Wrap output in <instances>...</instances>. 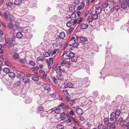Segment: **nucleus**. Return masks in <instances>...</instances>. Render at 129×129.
<instances>
[{
	"mask_svg": "<svg viewBox=\"0 0 129 129\" xmlns=\"http://www.w3.org/2000/svg\"><path fill=\"white\" fill-rule=\"evenodd\" d=\"M78 39V37H76V38L74 37H72L69 41V45L74 47H77L79 44L80 42L79 41Z\"/></svg>",
	"mask_w": 129,
	"mask_h": 129,
	"instance_id": "1",
	"label": "nucleus"
},
{
	"mask_svg": "<svg viewBox=\"0 0 129 129\" xmlns=\"http://www.w3.org/2000/svg\"><path fill=\"white\" fill-rule=\"evenodd\" d=\"M64 53V57H66V58L70 59H71L72 61L73 62H75L77 61L78 58L77 56H75V54L74 53L72 52H70L68 54V53H66V54L65 53Z\"/></svg>",
	"mask_w": 129,
	"mask_h": 129,
	"instance_id": "2",
	"label": "nucleus"
},
{
	"mask_svg": "<svg viewBox=\"0 0 129 129\" xmlns=\"http://www.w3.org/2000/svg\"><path fill=\"white\" fill-rule=\"evenodd\" d=\"M64 53H63L61 56V59H62L63 61L61 62L60 64L66 67L67 66H69L71 64V62L70 59L66 58V57H64Z\"/></svg>",
	"mask_w": 129,
	"mask_h": 129,
	"instance_id": "3",
	"label": "nucleus"
},
{
	"mask_svg": "<svg viewBox=\"0 0 129 129\" xmlns=\"http://www.w3.org/2000/svg\"><path fill=\"white\" fill-rule=\"evenodd\" d=\"M116 114L115 113L113 112L112 113L110 116V117L109 118V122L110 123H112L113 121H114L116 122Z\"/></svg>",
	"mask_w": 129,
	"mask_h": 129,
	"instance_id": "4",
	"label": "nucleus"
},
{
	"mask_svg": "<svg viewBox=\"0 0 129 129\" xmlns=\"http://www.w3.org/2000/svg\"><path fill=\"white\" fill-rule=\"evenodd\" d=\"M10 12L7 11L4 12L2 14V17L5 19L7 18L10 15Z\"/></svg>",
	"mask_w": 129,
	"mask_h": 129,
	"instance_id": "5",
	"label": "nucleus"
},
{
	"mask_svg": "<svg viewBox=\"0 0 129 129\" xmlns=\"http://www.w3.org/2000/svg\"><path fill=\"white\" fill-rule=\"evenodd\" d=\"M64 87L65 88H72L74 87V86L72 83L68 82L64 86Z\"/></svg>",
	"mask_w": 129,
	"mask_h": 129,
	"instance_id": "6",
	"label": "nucleus"
},
{
	"mask_svg": "<svg viewBox=\"0 0 129 129\" xmlns=\"http://www.w3.org/2000/svg\"><path fill=\"white\" fill-rule=\"evenodd\" d=\"M24 76V74L23 73L18 72L17 73L16 77L20 79L23 78Z\"/></svg>",
	"mask_w": 129,
	"mask_h": 129,
	"instance_id": "7",
	"label": "nucleus"
},
{
	"mask_svg": "<svg viewBox=\"0 0 129 129\" xmlns=\"http://www.w3.org/2000/svg\"><path fill=\"white\" fill-rule=\"evenodd\" d=\"M57 77L58 79L62 80L63 79L64 76L60 72H58L57 73Z\"/></svg>",
	"mask_w": 129,
	"mask_h": 129,
	"instance_id": "8",
	"label": "nucleus"
},
{
	"mask_svg": "<svg viewBox=\"0 0 129 129\" xmlns=\"http://www.w3.org/2000/svg\"><path fill=\"white\" fill-rule=\"evenodd\" d=\"M95 8V13L98 14H100L102 11V9L100 7H96Z\"/></svg>",
	"mask_w": 129,
	"mask_h": 129,
	"instance_id": "9",
	"label": "nucleus"
},
{
	"mask_svg": "<svg viewBox=\"0 0 129 129\" xmlns=\"http://www.w3.org/2000/svg\"><path fill=\"white\" fill-rule=\"evenodd\" d=\"M43 87L45 90H48L50 89V85L48 84H44L42 85Z\"/></svg>",
	"mask_w": 129,
	"mask_h": 129,
	"instance_id": "10",
	"label": "nucleus"
},
{
	"mask_svg": "<svg viewBox=\"0 0 129 129\" xmlns=\"http://www.w3.org/2000/svg\"><path fill=\"white\" fill-rule=\"evenodd\" d=\"M77 113L80 115H82L83 113V111L80 108H78L76 110Z\"/></svg>",
	"mask_w": 129,
	"mask_h": 129,
	"instance_id": "11",
	"label": "nucleus"
},
{
	"mask_svg": "<svg viewBox=\"0 0 129 129\" xmlns=\"http://www.w3.org/2000/svg\"><path fill=\"white\" fill-rule=\"evenodd\" d=\"M85 5V3L84 2H82L81 4L78 7L77 10V11H78L80 10L81 9H82L84 7Z\"/></svg>",
	"mask_w": 129,
	"mask_h": 129,
	"instance_id": "12",
	"label": "nucleus"
},
{
	"mask_svg": "<svg viewBox=\"0 0 129 129\" xmlns=\"http://www.w3.org/2000/svg\"><path fill=\"white\" fill-rule=\"evenodd\" d=\"M88 27V25L86 23H83L81 24V29H85Z\"/></svg>",
	"mask_w": 129,
	"mask_h": 129,
	"instance_id": "13",
	"label": "nucleus"
},
{
	"mask_svg": "<svg viewBox=\"0 0 129 129\" xmlns=\"http://www.w3.org/2000/svg\"><path fill=\"white\" fill-rule=\"evenodd\" d=\"M5 40L6 43L8 44L7 46H8L9 47H11L12 45V42H11V41H10V40H9V39H6Z\"/></svg>",
	"mask_w": 129,
	"mask_h": 129,
	"instance_id": "14",
	"label": "nucleus"
},
{
	"mask_svg": "<svg viewBox=\"0 0 129 129\" xmlns=\"http://www.w3.org/2000/svg\"><path fill=\"white\" fill-rule=\"evenodd\" d=\"M13 5V3L7 1L6 2V6L7 7L11 8Z\"/></svg>",
	"mask_w": 129,
	"mask_h": 129,
	"instance_id": "15",
	"label": "nucleus"
},
{
	"mask_svg": "<svg viewBox=\"0 0 129 129\" xmlns=\"http://www.w3.org/2000/svg\"><path fill=\"white\" fill-rule=\"evenodd\" d=\"M22 0H15L14 4L16 5H19L21 3Z\"/></svg>",
	"mask_w": 129,
	"mask_h": 129,
	"instance_id": "16",
	"label": "nucleus"
},
{
	"mask_svg": "<svg viewBox=\"0 0 129 129\" xmlns=\"http://www.w3.org/2000/svg\"><path fill=\"white\" fill-rule=\"evenodd\" d=\"M109 4V3L108 2L107 3V2L103 3L101 6L102 8H106L108 7Z\"/></svg>",
	"mask_w": 129,
	"mask_h": 129,
	"instance_id": "17",
	"label": "nucleus"
},
{
	"mask_svg": "<svg viewBox=\"0 0 129 129\" xmlns=\"http://www.w3.org/2000/svg\"><path fill=\"white\" fill-rule=\"evenodd\" d=\"M16 36L17 38L20 39L23 37V35L21 32H19L17 34Z\"/></svg>",
	"mask_w": 129,
	"mask_h": 129,
	"instance_id": "18",
	"label": "nucleus"
},
{
	"mask_svg": "<svg viewBox=\"0 0 129 129\" xmlns=\"http://www.w3.org/2000/svg\"><path fill=\"white\" fill-rule=\"evenodd\" d=\"M67 26L69 27H70L73 25V21H68L66 24Z\"/></svg>",
	"mask_w": 129,
	"mask_h": 129,
	"instance_id": "19",
	"label": "nucleus"
},
{
	"mask_svg": "<svg viewBox=\"0 0 129 129\" xmlns=\"http://www.w3.org/2000/svg\"><path fill=\"white\" fill-rule=\"evenodd\" d=\"M8 75L11 78H13L15 76V73L12 72H10L9 73Z\"/></svg>",
	"mask_w": 129,
	"mask_h": 129,
	"instance_id": "20",
	"label": "nucleus"
},
{
	"mask_svg": "<svg viewBox=\"0 0 129 129\" xmlns=\"http://www.w3.org/2000/svg\"><path fill=\"white\" fill-rule=\"evenodd\" d=\"M69 10L70 12H73L75 10V6L73 5H72L70 7Z\"/></svg>",
	"mask_w": 129,
	"mask_h": 129,
	"instance_id": "21",
	"label": "nucleus"
},
{
	"mask_svg": "<svg viewBox=\"0 0 129 129\" xmlns=\"http://www.w3.org/2000/svg\"><path fill=\"white\" fill-rule=\"evenodd\" d=\"M13 57L15 59L19 58H20L19 54L16 53H14Z\"/></svg>",
	"mask_w": 129,
	"mask_h": 129,
	"instance_id": "22",
	"label": "nucleus"
},
{
	"mask_svg": "<svg viewBox=\"0 0 129 129\" xmlns=\"http://www.w3.org/2000/svg\"><path fill=\"white\" fill-rule=\"evenodd\" d=\"M48 113H47V112L44 111L42 112L41 114V117H46L48 115Z\"/></svg>",
	"mask_w": 129,
	"mask_h": 129,
	"instance_id": "23",
	"label": "nucleus"
},
{
	"mask_svg": "<svg viewBox=\"0 0 129 129\" xmlns=\"http://www.w3.org/2000/svg\"><path fill=\"white\" fill-rule=\"evenodd\" d=\"M127 5L126 2L123 3H121V7L122 9H125L127 8Z\"/></svg>",
	"mask_w": 129,
	"mask_h": 129,
	"instance_id": "24",
	"label": "nucleus"
},
{
	"mask_svg": "<svg viewBox=\"0 0 129 129\" xmlns=\"http://www.w3.org/2000/svg\"><path fill=\"white\" fill-rule=\"evenodd\" d=\"M76 14L74 13L73 12L70 16V17L72 20H74L75 18H76Z\"/></svg>",
	"mask_w": 129,
	"mask_h": 129,
	"instance_id": "25",
	"label": "nucleus"
},
{
	"mask_svg": "<svg viewBox=\"0 0 129 129\" xmlns=\"http://www.w3.org/2000/svg\"><path fill=\"white\" fill-rule=\"evenodd\" d=\"M61 111V109L60 108H56L54 110V112L55 113L57 114H59L60 113Z\"/></svg>",
	"mask_w": 129,
	"mask_h": 129,
	"instance_id": "26",
	"label": "nucleus"
},
{
	"mask_svg": "<svg viewBox=\"0 0 129 129\" xmlns=\"http://www.w3.org/2000/svg\"><path fill=\"white\" fill-rule=\"evenodd\" d=\"M59 36L61 39H63L65 36V34L64 32H62L60 33Z\"/></svg>",
	"mask_w": 129,
	"mask_h": 129,
	"instance_id": "27",
	"label": "nucleus"
},
{
	"mask_svg": "<svg viewBox=\"0 0 129 129\" xmlns=\"http://www.w3.org/2000/svg\"><path fill=\"white\" fill-rule=\"evenodd\" d=\"M115 121H114L112 123H110L111 125H110V126H109V127L110 128V129L111 128H115Z\"/></svg>",
	"mask_w": 129,
	"mask_h": 129,
	"instance_id": "28",
	"label": "nucleus"
},
{
	"mask_svg": "<svg viewBox=\"0 0 129 129\" xmlns=\"http://www.w3.org/2000/svg\"><path fill=\"white\" fill-rule=\"evenodd\" d=\"M63 92L64 93V95L65 96V97L69 96V94L66 90H63Z\"/></svg>",
	"mask_w": 129,
	"mask_h": 129,
	"instance_id": "29",
	"label": "nucleus"
},
{
	"mask_svg": "<svg viewBox=\"0 0 129 129\" xmlns=\"http://www.w3.org/2000/svg\"><path fill=\"white\" fill-rule=\"evenodd\" d=\"M44 60V58L42 56H39L38 57L37 59V60L38 61H43Z\"/></svg>",
	"mask_w": 129,
	"mask_h": 129,
	"instance_id": "30",
	"label": "nucleus"
},
{
	"mask_svg": "<svg viewBox=\"0 0 129 129\" xmlns=\"http://www.w3.org/2000/svg\"><path fill=\"white\" fill-rule=\"evenodd\" d=\"M113 7L115 10L117 11L119 10L120 8V6L119 5H115Z\"/></svg>",
	"mask_w": 129,
	"mask_h": 129,
	"instance_id": "31",
	"label": "nucleus"
},
{
	"mask_svg": "<svg viewBox=\"0 0 129 129\" xmlns=\"http://www.w3.org/2000/svg\"><path fill=\"white\" fill-rule=\"evenodd\" d=\"M121 113V112L120 110L119 109H117L115 111V113L116 115L117 116H119L120 113Z\"/></svg>",
	"mask_w": 129,
	"mask_h": 129,
	"instance_id": "32",
	"label": "nucleus"
},
{
	"mask_svg": "<svg viewBox=\"0 0 129 129\" xmlns=\"http://www.w3.org/2000/svg\"><path fill=\"white\" fill-rule=\"evenodd\" d=\"M3 70L4 72H5L6 73H9L10 72L9 69L8 68H4L3 69Z\"/></svg>",
	"mask_w": 129,
	"mask_h": 129,
	"instance_id": "33",
	"label": "nucleus"
},
{
	"mask_svg": "<svg viewBox=\"0 0 129 129\" xmlns=\"http://www.w3.org/2000/svg\"><path fill=\"white\" fill-rule=\"evenodd\" d=\"M57 127L58 129H63L64 127L62 124H58L57 125Z\"/></svg>",
	"mask_w": 129,
	"mask_h": 129,
	"instance_id": "34",
	"label": "nucleus"
},
{
	"mask_svg": "<svg viewBox=\"0 0 129 129\" xmlns=\"http://www.w3.org/2000/svg\"><path fill=\"white\" fill-rule=\"evenodd\" d=\"M80 40L81 41L84 42L86 41H87V38L84 37H81L80 38Z\"/></svg>",
	"mask_w": 129,
	"mask_h": 129,
	"instance_id": "35",
	"label": "nucleus"
},
{
	"mask_svg": "<svg viewBox=\"0 0 129 129\" xmlns=\"http://www.w3.org/2000/svg\"><path fill=\"white\" fill-rule=\"evenodd\" d=\"M43 54L45 57H47L50 56V54L49 53L46 52L44 53Z\"/></svg>",
	"mask_w": 129,
	"mask_h": 129,
	"instance_id": "36",
	"label": "nucleus"
},
{
	"mask_svg": "<svg viewBox=\"0 0 129 129\" xmlns=\"http://www.w3.org/2000/svg\"><path fill=\"white\" fill-rule=\"evenodd\" d=\"M99 129H104V126L102 124H99L98 126Z\"/></svg>",
	"mask_w": 129,
	"mask_h": 129,
	"instance_id": "37",
	"label": "nucleus"
},
{
	"mask_svg": "<svg viewBox=\"0 0 129 129\" xmlns=\"http://www.w3.org/2000/svg\"><path fill=\"white\" fill-rule=\"evenodd\" d=\"M8 27L9 29H10L13 27V25L11 22H10L8 25Z\"/></svg>",
	"mask_w": 129,
	"mask_h": 129,
	"instance_id": "38",
	"label": "nucleus"
},
{
	"mask_svg": "<svg viewBox=\"0 0 129 129\" xmlns=\"http://www.w3.org/2000/svg\"><path fill=\"white\" fill-rule=\"evenodd\" d=\"M32 79L35 81H37L39 80V78L37 77H31Z\"/></svg>",
	"mask_w": 129,
	"mask_h": 129,
	"instance_id": "39",
	"label": "nucleus"
},
{
	"mask_svg": "<svg viewBox=\"0 0 129 129\" xmlns=\"http://www.w3.org/2000/svg\"><path fill=\"white\" fill-rule=\"evenodd\" d=\"M19 61L22 63H26L27 62L26 60L25 59H20L19 60Z\"/></svg>",
	"mask_w": 129,
	"mask_h": 129,
	"instance_id": "40",
	"label": "nucleus"
},
{
	"mask_svg": "<svg viewBox=\"0 0 129 129\" xmlns=\"http://www.w3.org/2000/svg\"><path fill=\"white\" fill-rule=\"evenodd\" d=\"M63 66H62H62H60V73L61 72H65L66 71V70H65L64 68H63Z\"/></svg>",
	"mask_w": 129,
	"mask_h": 129,
	"instance_id": "41",
	"label": "nucleus"
},
{
	"mask_svg": "<svg viewBox=\"0 0 129 129\" xmlns=\"http://www.w3.org/2000/svg\"><path fill=\"white\" fill-rule=\"evenodd\" d=\"M29 63L31 65L33 66H35L36 64L35 62L32 60H30Z\"/></svg>",
	"mask_w": 129,
	"mask_h": 129,
	"instance_id": "42",
	"label": "nucleus"
},
{
	"mask_svg": "<svg viewBox=\"0 0 129 129\" xmlns=\"http://www.w3.org/2000/svg\"><path fill=\"white\" fill-rule=\"evenodd\" d=\"M98 14H94L92 15V17L94 19L96 20L97 19H98Z\"/></svg>",
	"mask_w": 129,
	"mask_h": 129,
	"instance_id": "43",
	"label": "nucleus"
},
{
	"mask_svg": "<svg viewBox=\"0 0 129 129\" xmlns=\"http://www.w3.org/2000/svg\"><path fill=\"white\" fill-rule=\"evenodd\" d=\"M74 29V28L71 27L67 30V33L68 34H70L71 31Z\"/></svg>",
	"mask_w": 129,
	"mask_h": 129,
	"instance_id": "44",
	"label": "nucleus"
},
{
	"mask_svg": "<svg viewBox=\"0 0 129 129\" xmlns=\"http://www.w3.org/2000/svg\"><path fill=\"white\" fill-rule=\"evenodd\" d=\"M17 37L15 36H13L11 39V42L14 41L15 42L16 41V40L17 39Z\"/></svg>",
	"mask_w": 129,
	"mask_h": 129,
	"instance_id": "45",
	"label": "nucleus"
},
{
	"mask_svg": "<svg viewBox=\"0 0 129 129\" xmlns=\"http://www.w3.org/2000/svg\"><path fill=\"white\" fill-rule=\"evenodd\" d=\"M68 105L65 104L63 106L61 107V108L63 110H65L66 109H68Z\"/></svg>",
	"mask_w": 129,
	"mask_h": 129,
	"instance_id": "46",
	"label": "nucleus"
},
{
	"mask_svg": "<svg viewBox=\"0 0 129 129\" xmlns=\"http://www.w3.org/2000/svg\"><path fill=\"white\" fill-rule=\"evenodd\" d=\"M60 66H59L58 67H57L55 69V70L56 73H58V72H60Z\"/></svg>",
	"mask_w": 129,
	"mask_h": 129,
	"instance_id": "47",
	"label": "nucleus"
},
{
	"mask_svg": "<svg viewBox=\"0 0 129 129\" xmlns=\"http://www.w3.org/2000/svg\"><path fill=\"white\" fill-rule=\"evenodd\" d=\"M25 101L27 103H29L31 102V99L29 97H28L26 98Z\"/></svg>",
	"mask_w": 129,
	"mask_h": 129,
	"instance_id": "48",
	"label": "nucleus"
},
{
	"mask_svg": "<svg viewBox=\"0 0 129 129\" xmlns=\"http://www.w3.org/2000/svg\"><path fill=\"white\" fill-rule=\"evenodd\" d=\"M53 80L55 84H57V83L58 81L55 78V77H52Z\"/></svg>",
	"mask_w": 129,
	"mask_h": 129,
	"instance_id": "49",
	"label": "nucleus"
},
{
	"mask_svg": "<svg viewBox=\"0 0 129 129\" xmlns=\"http://www.w3.org/2000/svg\"><path fill=\"white\" fill-rule=\"evenodd\" d=\"M75 101L74 100L71 101L69 102V104L71 106H73L75 103Z\"/></svg>",
	"mask_w": 129,
	"mask_h": 129,
	"instance_id": "50",
	"label": "nucleus"
},
{
	"mask_svg": "<svg viewBox=\"0 0 129 129\" xmlns=\"http://www.w3.org/2000/svg\"><path fill=\"white\" fill-rule=\"evenodd\" d=\"M109 121V120L108 118H105L104 119V122L106 124L108 123Z\"/></svg>",
	"mask_w": 129,
	"mask_h": 129,
	"instance_id": "51",
	"label": "nucleus"
},
{
	"mask_svg": "<svg viewBox=\"0 0 129 129\" xmlns=\"http://www.w3.org/2000/svg\"><path fill=\"white\" fill-rule=\"evenodd\" d=\"M10 20L11 21H14L15 20L13 15H10Z\"/></svg>",
	"mask_w": 129,
	"mask_h": 129,
	"instance_id": "52",
	"label": "nucleus"
},
{
	"mask_svg": "<svg viewBox=\"0 0 129 129\" xmlns=\"http://www.w3.org/2000/svg\"><path fill=\"white\" fill-rule=\"evenodd\" d=\"M108 3L109 4L111 3L114 5H115L116 4V2L114 1L113 0H109V1L108 2Z\"/></svg>",
	"mask_w": 129,
	"mask_h": 129,
	"instance_id": "53",
	"label": "nucleus"
},
{
	"mask_svg": "<svg viewBox=\"0 0 129 129\" xmlns=\"http://www.w3.org/2000/svg\"><path fill=\"white\" fill-rule=\"evenodd\" d=\"M87 21L89 22V23L92 22V20H91L90 17L89 16L88 17Z\"/></svg>",
	"mask_w": 129,
	"mask_h": 129,
	"instance_id": "54",
	"label": "nucleus"
},
{
	"mask_svg": "<svg viewBox=\"0 0 129 129\" xmlns=\"http://www.w3.org/2000/svg\"><path fill=\"white\" fill-rule=\"evenodd\" d=\"M5 64L9 66H11V64L10 63L9 61H5Z\"/></svg>",
	"mask_w": 129,
	"mask_h": 129,
	"instance_id": "55",
	"label": "nucleus"
},
{
	"mask_svg": "<svg viewBox=\"0 0 129 129\" xmlns=\"http://www.w3.org/2000/svg\"><path fill=\"white\" fill-rule=\"evenodd\" d=\"M32 69L34 71H38L39 70V67H33L32 68Z\"/></svg>",
	"mask_w": 129,
	"mask_h": 129,
	"instance_id": "56",
	"label": "nucleus"
},
{
	"mask_svg": "<svg viewBox=\"0 0 129 129\" xmlns=\"http://www.w3.org/2000/svg\"><path fill=\"white\" fill-rule=\"evenodd\" d=\"M2 48V46L1 44H0V53H3V51Z\"/></svg>",
	"mask_w": 129,
	"mask_h": 129,
	"instance_id": "57",
	"label": "nucleus"
},
{
	"mask_svg": "<svg viewBox=\"0 0 129 129\" xmlns=\"http://www.w3.org/2000/svg\"><path fill=\"white\" fill-rule=\"evenodd\" d=\"M3 60V58L2 56H0V65H2L3 64V63L2 61Z\"/></svg>",
	"mask_w": 129,
	"mask_h": 129,
	"instance_id": "58",
	"label": "nucleus"
},
{
	"mask_svg": "<svg viewBox=\"0 0 129 129\" xmlns=\"http://www.w3.org/2000/svg\"><path fill=\"white\" fill-rule=\"evenodd\" d=\"M98 92L96 91H94L93 93V95L95 97L97 96H98Z\"/></svg>",
	"mask_w": 129,
	"mask_h": 129,
	"instance_id": "59",
	"label": "nucleus"
},
{
	"mask_svg": "<svg viewBox=\"0 0 129 129\" xmlns=\"http://www.w3.org/2000/svg\"><path fill=\"white\" fill-rule=\"evenodd\" d=\"M49 63L51 64H52L53 63V58H51L49 59Z\"/></svg>",
	"mask_w": 129,
	"mask_h": 129,
	"instance_id": "60",
	"label": "nucleus"
},
{
	"mask_svg": "<svg viewBox=\"0 0 129 129\" xmlns=\"http://www.w3.org/2000/svg\"><path fill=\"white\" fill-rule=\"evenodd\" d=\"M115 10L114 8V7L111 8L110 10L109 11L110 13H113L115 11Z\"/></svg>",
	"mask_w": 129,
	"mask_h": 129,
	"instance_id": "61",
	"label": "nucleus"
},
{
	"mask_svg": "<svg viewBox=\"0 0 129 129\" xmlns=\"http://www.w3.org/2000/svg\"><path fill=\"white\" fill-rule=\"evenodd\" d=\"M69 96H66L65 98L66 100V102L67 103H69L70 101V99L69 97Z\"/></svg>",
	"mask_w": 129,
	"mask_h": 129,
	"instance_id": "62",
	"label": "nucleus"
},
{
	"mask_svg": "<svg viewBox=\"0 0 129 129\" xmlns=\"http://www.w3.org/2000/svg\"><path fill=\"white\" fill-rule=\"evenodd\" d=\"M79 3V0H75L74 2V4L76 5H78Z\"/></svg>",
	"mask_w": 129,
	"mask_h": 129,
	"instance_id": "63",
	"label": "nucleus"
},
{
	"mask_svg": "<svg viewBox=\"0 0 129 129\" xmlns=\"http://www.w3.org/2000/svg\"><path fill=\"white\" fill-rule=\"evenodd\" d=\"M69 114L71 115H73L74 114V113L73 110H71L69 112Z\"/></svg>",
	"mask_w": 129,
	"mask_h": 129,
	"instance_id": "64",
	"label": "nucleus"
}]
</instances>
